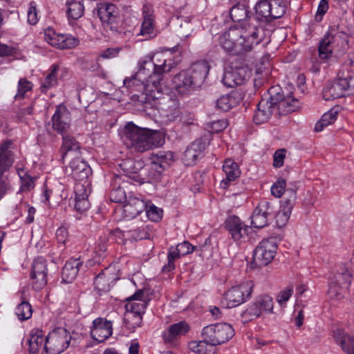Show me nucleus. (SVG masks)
Here are the masks:
<instances>
[{
  "mask_svg": "<svg viewBox=\"0 0 354 354\" xmlns=\"http://www.w3.org/2000/svg\"><path fill=\"white\" fill-rule=\"evenodd\" d=\"M71 337L67 330L57 328L45 338L44 346L41 354H59L69 346Z\"/></svg>",
  "mask_w": 354,
  "mask_h": 354,
  "instance_id": "5",
  "label": "nucleus"
},
{
  "mask_svg": "<svg viewBox=\"0 0 354 354\" xmlns=\"http://www.w3.org/2000/svg\"><path fill=\"white\" fill-rule=\"evenodd\" d=\"M290 214V212H286L285 209L280 208L275 216L277 225L279 227H283L288 221Z\"/></svg>",
  "mask_w": 354,
  "mask_h": 354,
  "instance_id": "57",
  "label": "nucleus"
},
{
  "mask_svg": "<svg viewBox=\"0 0 354 354\" xmlns=\"http://www.w3.org/2000/svg\"><path fill=\"white\" fill-rule=\"evenodd\" d=\"M333 337L335 342L339 345L347 354H354V337L347 334L342 329L333 331Z\"/></svg>",
  "mask_w": 354,
  "mask_h": 354,
  "instance_id": "29",
  "label": "nucleus"
},
{
  "mask_svg": "<svg viewBox=\"0 0 354 354\" xmlns=\"http://www.w3.org/2000/svg\"><path fill=\"white\" fill-rule=\"evenodd\" d=\"M175 161L174 153L172 151H159L153 158V162L165 169Z\"/></svg>",
  "mask_w": 354,
  "mask_h": 354,
  "instance_id": "40",
  "label": "nucleus"
},
{
  "mask_svg": "<svg viewBox=\"0 0 354 354\" xmlns=\"http://www.w3.org/2000/svg\"><path fill=\"white\" fill-rule=\"evenodd\" d=\"M173 82L175 84V88L178 93L181 94H185L191 89L198 86L193 79H192V75L183 71L176 75L173 79Z\"/></svg>",
  "mask_w": 354,
  "mask_h": 354,
  "instance_id": "26",
  "label": "nucleus"
},
{
  "mask_svg": "<svg viewBox=\"0 0 354 354\" xmlns=\"http://www.w3.org/2000/svg\"><path fill=\"white\" fill-rule=\"evenodd\" d=\"M346 84L341 78L334 82L328 83L323 89V98L329 101L347 95L344 87Z\"/></svg>",
  "mask_w": 354,
  "mask_h": 354,
  "instance_id": "24",
  "label": "nucleus"
},
{
  "mask_svg": "<svg viewBox=\"0 0 354 354\" xmlns=\"http://www.w3.org/2000/svg\"><path fill=\"white\" fill-rule=\"evenodd\" d=\"M176 246H171L169 248L168 254H167V259L168 262L166 265L162 267V272H170L175 268L174 261L176 259L180 258L181 255L180 252L177 250Z\"/></svg>",
  "mask_w": 354,
  "mask_h": 354,
  "instance_id": "47",
  "label": "nucleus"
},
{
  "mask_svg": "<svg viewBox=\"0 0 354 354\" xmlns=\"http://www.w3.org/2000/svg\"><path fill=\"white\" fill-rule=\"evenodd\" d=\"M235 100L229 95H223L216 100V107L223 111H228L234 105Z\"/></svg>",
  "mask_w": 354,
  "mask_h": 354,
  "instance_id": "49",
  "label": "nucleus"
},
{
  "mask_svg": "<svg viewBox=\"0 0 354 354\" xmlns=\"http://www.w3.org/2000/svg\"><path fill=\"white\" fill-rule=\"evenodd\" d=\"M161 109L169 120H174L180 116L179 102L176 99L170 97H163V106Z\"/></svg>",
  "mask_w": 354,
  "mask_h": 354,
  "instance_id": "34",
  "label": "nucleus"
},
{
  "mask_svg": "<svg viewBox=\"0 0 354 354\" xmlns=\"http://www.w3.org/2000/svg\"><path fill=\"white\" fill-rule=\"evenodd\" d=\"M44 39L52 46L60 49L74 48L79 44L77 38L68 35L57 34L50 28L44 31Z\"/></svg>",
  "mask_w": 354,
  "mask_h": 354,
  "instance_id": "12",
  "label": "nucleus"
},
{
  "mask_svg": "<svg viewBox=\"0 0 354 354\" xmlns=\"http://www.w3.org/2000/svg\"><path fill=\"white\" fill-rule=\"evenodd\" d=\"M205 149V143L200 140L191 143L184 152L183 161L185 165L191 166L196 163Z\"/></svg>",
  "mask_w": 354,
  "mask_h": 354,
  "instance_id": "25",
  "label": "nucleus"
},
{
  "mask_svg": "<svg viewBox=\"0 0 354 354\" xmlns=\"http://www.w3.org/2000/svg\"><path fill=\"white\" fill-rule=\"evenodd\" d=\"M59 69V66L57 65H53L50 68V73L45 77L43 81L41 86V89L42 92H46L51 87L54 86L57 84V73Z\"/></svg>",
  "mask_w": 354,
  "mask_h": 354,
  "instance_id": "42",
  "label": "nucleus"
},
{
  "mask_svg": "<svg viewBox=\"0 0 354 354\" xmlns=\"http://www.w3.org/2000/svg\"><path fill=\"white\" fill-rule=\"evenodd\" d=\"M277 244L274 238L263 240L256 248L253 259L258 266H265L274 259L277 252Z\"/></svg>",
  "mask_w": 354,
  "mask_h": 354,
  "instance_id": "11",
  "label": "nucleus"
},
{
  "mask_svg": "<svg viewBox=\"0 0 354 354\" xmlns=\"http://www.w3.org/2000/svg\"><path fill=\"white\" fill-rule=\"evenodd\" d=\"M138 35L145 37V39L153 37L155 35L154 23L142 21Z\"/></svg>",
  "mask_w": 354,
  "mask_h": 354,
  "instance_id": "54",
  "label": "nucleus"
},
{
  "mask_svg": "<svg viewBox=\"0 0 354 354\" xmlns=\"http://www.w3.org/2000/svg\"><path fill=\"white\" fill-rule=\"evenodd\" d=\"M122 138L128 147L133 148L138 152L150 150L164 143V139L160 132L140 128L133 122H129L125 125Z\"/></svg>",
  "mask_w": 354,
  "mask_h": 354,
  "instance_id": "3",
  "label": "nucleus"
},
{
  "mask_svg": "<svg viewBox=\"0 0 354 354\" xmlns=\"http://www.w3.org/2000/svg\"><path fill=\"white\" fill-rule=\"evenodd\" d=\"M352 281V274L346 267L342 266L335 275L334 280L329 284L328 291L330 298L339 299L348 290Z\"/></svg>",
  "mask_w": 354,
  "mask_h": 354,
  "instance_id": "9",
  "label": "nucleus"
},
{
  "mask_svg": "<svg viewBox=\"0 0 354 354\" xmlns=\"http://www.w3.org/2000/svg\"><path fill=\"white\" fill-rule=\"evenodd\" d=\"M45 338L43 336L42 330H36L32 332L28 339L29 354H37L40 348L44 344Z\"/></svg>",
  "mask_w": 354,
  "mask_h": 354,
  "instance_id": "39",
  "label": "nucleus"
},
{
  "mask_svg": "<svg viewBox=\"0 0 354 354\" xmlns=\"http://www.w3.org/2000/svg\"><path fill=\"white\" fill-rule=\"evenodd\" d=\"M140 162H136L131 160H127L122 164L123 170L126 172L124 178H129L133 182L142 184L143 179L138 174V169L141 168Z\"/></svg>",
  "mask_w": 354,
  "mask_h": 354,
  "instance_id": "35",
  "label": "nucleus"
},
{
  "mask_svg": "<svg viewBox=\"0 0 354 354\" xmlns=\"http://www.w3.org/2000/svg\"><path fill=\"white\" fill-rule=\"evenodd\" d=\"M275 90H279V88H271L269 95L264 96L259 102L253 116V121L256 124L265 123L271 118L279 102V98H276L274 95Z\"/></svg>",
  "mask_w": 354,
  "mask_h": 354,
  "instance_id": "8",
  "label": "nucleus"
},
{
  "mask_svg": "<svg viewBox=\"0 0 354 354\" xmlns=\"http://www.w3.org/2000/svg\"><path fill=\"white\" fill-rule=\"evenodd\" d=\"M82 265V261L80 259H71L67 261L62 272V281L66 283L73 282L77 277Z\"/></svg>",
  "mask_w": 354,
  "mask_h": 354,
  "instance_id": "28",
  "label": "nucleus"
},
{
  "mask_svg": "<svg viewBox=\"0 0 354 354\" xmlns=\"http://www.w3.org/2000/svg\"><path fill=\"white\" fill-rule=\"evenodd\" d=\"M326 37L330 40V44L334 49L336 56L344 54L348 48V35L338 26L330 27Z\"/></svg>",
  "mask_w": 354,
  "mask_h": 354,
  "instance_id": "13",
  "label": "nucleus"
},
{
  "mask_svg": "<svg viewBox=\"0 0 354 354\" xmlns=\"http://www.w3.org/2000/svg\"><path fill=\"white\" fill-rule=\"evenodd\" d=\"M270 19H278L283 16L286 10V3L284 0H270Z\"/></svg>",
  "mask_w": 354,
  "mask_h": 354,
  "instance_id": "41",
  "label": "nucleus"
},
{
  "mask_svg": "<svg viewBox=\"0 0 354 354\" xmlns=\"http://www.w3.org/2000/svg\"><path fill=\"white\" fill-rule=\"evenodd\" d=\"M176 66V63L170 55L156 54L151 58L142 61L137 73L124 80V85L140 93L133 95L135 100L142 104L150 103L161 99L163 94L169 91L162 75Z\"/></svg>",
  "mask_w": 354,
  "mask_h": 354,
  "instance_id": "1",
  "label": "nucleus"
},
{
  "mask_svg": "<svg viewBox=\"0 0 354 354\" xmlns=\"http://www.w3.org/2000/svg\"><path fill=\"white\" fill-rule=\"evenodd\" d=\"M62 136L63 143L60 149L62 158H71L80 155L79 142L73 137L68 136L66 133Z\"/></svg>",
  "mask_w": 354,
  "mask_h": 354,
  "instance_id": "27",
  "label": "nucleus"
},
{
  "mask_svg": "<svg viewBox=\"0 0 354 354\" xmlns=\"http://www.w3.org/2000/svg\"><path fill=\"white\" fill-rule=\"evenodd\" d=\"M293 294V288L292 287H288L286 289L281 291L277 297V302L282 306L283 304H286L287 301L290 299V297Z\"/></svg>",
  "mask_w": 354,
  "mask_h": 354,
  "instance_id": "60",
  "label": "nucleus"
},
{
  "mask_svg": "<svg viewBox=\"0 0 354 354\" xmlns=\"http://www.w3.org/2000/svg\"><path fill=\"white\" fill-rule=\"evenodd\" d=\"M177 250L181 256L187 255L194 250V247L187 241H184L176 245Z\"/></svg>",
  "mask_w": 354,
  "mask_h": 354,
  "instance_id": "63",
  "label": "nucleus"
},
{
  "mask_svg": "<svg viewBox=\"0 0 354 354\" xmlns=\"http://www.w3.org/2000/svg\"><path fill=\"white\" fill-rule=\"evenodd\" d=\"M248 77L249 71L247 68H231L225 71L222 82L226 86L233 88L243 84Z\"/></svg>",
  "mask_w": 354,
  "mask_h": 354,
  "instance_id": "17",
  "label": "nucleus"
},
{
  "mask_svg": "<svg viewBox=\"0 0 354 354\" xmlns=\"http://www.w3.org/2000/svg\"><path fill=\"white\" fill-rule=\"evenodd\" d=\"M32 86V83L26 79H20L18 82V92L15 97L16 99L24 97L25 93L31 90Z\"/></svg>",
  "mask_w": 354,
  "mask_h": 354,
  "instance_id": "55",
  "label": "nucleus"
},
{
  "mask_svg": "<svg viewBox=\"0 0 354 354\" xmlns=\"http://www.w3.org/2000/svg\"><path fill=\"white\" fill-rule=\"evenodd\" d=\"M201 335L203 338L211 342L216 348V346L229 341L234 335V330L228 324L218 323L204 327Z\"/></svg>",
  "mask_w": 354,
  "mask_h": 354,
  "instance_id": "6",
  "label": "nucleus"
},
{
  "mask_svg": "<svg viewBox=\"0 0 354 354\" xmlns=\"http://www.w3.org/2000/svg\"><path fill=\"white\" fill-rule=\"evenodd\" d=\"M256 13L261 19L271 21L270 0H261L255 6Z\"/></svg>",
  "mask_w": 354,
  "mask_h": 354,
  "instance_id": "43",
  "label": "nucleus"
},
{
  "mask_svg": "<svg viewBox=\"0 0 354 354\" xmlns=\"http://www.w3.org/2000/svg\"><path fill=\"white\" fill-rule=\"evenodd\" d=\"M112 334V323L110 321L97 318L93 322L91 335L93 339L103 342Z\"/></svg>",
  "mask_w": 354,
  "mask_h": 354,
  "instance_id": "21",
  "label": "nucleus"
},
{
  "mask_svg": "<svg viewBox=\"0 0 354 354\" xmlns=\"http://www.w3.org/2000/svg\"><path fill=\"white\" fill-rule=\"evenodd\" d=\"M88 185L89 182L87 180H84V183L77 182L74 187L75 198H88L90 194V190L88 189Z\"/></svg>",
  "mask_w": 354,
  "mask_h": 354,
  "instance_id": "52",
  "label": "nucleus"
},
{
  "mask_svg": "<svg viewBox=\"0 0 354 354\" xmlns=\"http://www.w3.org/2000/svg\"><path fill=\"white\" fill-rule=\"evenodd\" d=\"M11 145L10 140L5 141L0 145V200L11 188L9 180L3 176L14 162L12 153L10 150Z\"/></svg>",
  "mask_w": 354,
  "mask_h": 354,
  "instance_id": "7",
  "label": "nucleus"
},
{
  "mask_svg": "<svg viewBox=\"0 0 354 354\" xmlns=\"http://www.w3.org/2000/svg\"><path fill=\"white\" fill-rule=\"evenodd\" d=\"M272 309L273 301L272 297L265 295L257 298L255 301L247 308L244 314L252 320L260 317L265 313H271Z\"/></svg>",
  "mask_w": 354,
  "mask_h": 354,
  "instance_id": "15",
  "label": "nucleus"
},
{
  "mask_svg": "<svg viewBox=\"0 0 354 354\" xmlns=\"http://www.w3.org/2000/svg\"><path fill=\"white\" fill-rule=\"evenodd\" d=\"M124 321L126 326L129 330H133L136 328L140 326L142 321V315L126 310Z\"/></svg>",
  "mask_w": 354,
  "mask_h": 354,
  "instance_id": "45",
  "label": "nucleus"
},
{
  "mask_svg": "<svg viewBox=\"0 0 354 354\" xmlns=\"http://www.w3.org/2000/svg\"><path fill=\"white\" fill-rule=\"evenodd\" d=\"M90 203L88 198H75V209L76 211L83 213L88 209Z\"/></svg>",
  "mask_w": 354,
  "mask_h": 354,
  "instance_id": "59",
  "label": "nucleus"
},
{
  "mask_svg": "<svg viewBox=\"0 0 354 354\" xmlns=\"http://www.w3.org/2000/svg\"><path fill=\"white\" fill-rule=\"evenodd\" d=\"M319 57L322 59H327L334 53V49L330 44V40L328 39L326 35L321 39L319 44Z\"/></svg>",
  "mask_w": 354,
  "mask_h": 354,
  "instance_id": "46",
  "label": "nucleus"
},
{
  "mask_svg": "<svg viewBox=\"0 0 354 354\" xmlns=\"http://www.w3.org/2000/svg\"><path fill=\"white\" fill-rule=\"evenodd\" d=\"M147 303V297L142 290H140L127 299L125 308L127 311L142 315L145 313Z\"/></svg>",
  "mask_w": 354,
  "mask_h": 354,
  "instance_id": "23",
  "label": "nucleus"
},
{
  "mask_svg": "<svg viewBox=\"0 0 354 354\" xmlns=\"http://www.w3.org/2000/svg\"><path fill=\"white\" fill-rule=\"evenodd\" d=\"M28 21L31 25H35L38 21L37 5L35 1H31L29 3L28 11Z\"/></svg>",
  "mask_w": 354,
  "mask_h": 354,
  "instance_id": "58",
  "label": "nucleus"
},
{
  "mask_svg": "<svg viewBox=\"0 0 354 354\" xmlns=\"http://www.w3.org/2000/svg\"><path fill=\"white\" fill-rule=\"evenodd\" d=\"M114 183L118 184L117 188H113L110 192V200L115 203H122L127 201L128 196L124 188L127 187L128 180L122 179L120 176H116L114 178Z\"/></svg>",
  "mask_w": 354,
  "mask_h": 354,
  "instance_id": "33",
  "label": "nucleus"
},
{
  "mask_svg": "<svg viewBox=\"0 0 354 354\" xmlns=\"http://www.w3.org/2000/svg\"><path fill=\"white\" fill-rule=\"evenodd\" d=\"M272 213L270 203L266 201L259 203L252 216V225L256 228H263L268 224V216Z\"/></svg>",
  "mask_w": 354,
  "mask_h": 354,
  "instance_id": "19",
  "label": "nucleus"
},
{
  "mask_svg": "<svg viewBox=\"0 0 354 354\" xmlns=\"http://www.w3.org/2000/svg\"><path fill=\"white\" fill-rule=\"evenodd\" d=\"M337 116V111L331 109L327 113H324L321 120L317 122L315 127V130L316 131H321L324 129V127L328 126L330 124H332L334 121L336 120Z\"/></svg>",
  "mask_w": 354,
  "mask_h": 354,
  "instance_id": "44",
  "label": "nucleus"
},
{
  "mask_svg": "<svg viewBox=\"0 0 354 354\" xmlns=\"http://www.w3.org/2000/svg\"><path fill=\"white\" fill-rule=\"evenodd\" d=\"M189 330V326L184 321L171 324L164 333V340L165 342H172L178 337L185 335Z\"/></svg>",
  "mask_w": 354,
  "mask_h": 354,
  "instance_id": "31",
  "label": "nucleus"
},
{
  "mask_svg": "<svg viewBox=\"0 0 354 354\" xmlns=\"http://www.w3.org/2000/svg\"><path fill=\"white\" fill-rule=\"evenodd\" d=\"M278 91L275 90L274 93V97L279 98L277 106L283 112L290 113L294 111L297 107V100L291 97L283 98Z\"/></svg>",
  "mask_w": 354,
  "mask_h": 354,
  "instance_id": "37",
  "label": "nucleus"
},
{
  "mask_svg": "<svg viewBox=\"0 0 354 354\" xmlns=\"http://www.w3.org/2000/svg\"><path fill=\"white\" fill-rule=\"evenodd\" d=\"M109 281L110 278H107L102 271L95 277V287L100 292H106L109 290Z\"/></svg>",
  "mask_w": 354,
  "mask_h": 354,
  "instance_id": "51",
  "label": "nucleus"
},
{
  "mask_svg": "<svg viewBox=\"0 0 354 354\" xmlns=\"http://www.w3.org/2000/svg\"><path fill=\"white\" fill-rule=\"evenodd\" d=\"M147 207L146 203L140 196L129 194L128 199L123 206L124 217L131 219L136 217Z\"/></svg>",
  "mask_w": 354,
  "mask_h": 354,
  "instance_id": "18",
  "label": "nucleus"
},
{
  "mask_svg": "<svg viewBox=\"0 0 354 354\" xmlns=\"http://www.w3.org/2000/svg\"><path fill=\"white\" fill-rule=\"evenodd\" d=\"M286 192L288 197L281 201L280 208L285 209L286 212H292L296 199V192L292 189H287Z\"/></svg>",
  "mask_w": 354,
  "mask_h": 354,
  "instance_id": "50",
  "label": "nucleus"
},
{
  "mask_svg": "<svg viewBox=\"0 0 354 354\" xmlns=\"http://www.w3.org/2000/svg\"><path fill=\"white\" fill-rule=\"evenodd\" d=\"M328 9V0H321L318 6L317 14L315 15L316 20L320 21L322 19L323 15L327 12Z\"/></svg>",
  "mask_w": 354,
  "mask_h": 354,
  "instance_id": "62",
  "label": "nucleus"
},
{
  "mask_svg": "<svg viewBox=\"0 0 354 354\" xmlns=\"http://www.w3.org/2000/svg\"><path fill=\"white\" fill-rule=\"evenodd\" d=\"M223 169L225 174V178L221 181L223 187L226 188L231 181H234L241 174L238 164L231 159L225 160Z\"/></svg>",
  "mask_w": 354,
  "mask_h": 354,
  "instance_id": "32",
  "label": "nucleus"
},
{
  "mask_svg": "<svg viewBox=\"0 0 354 354\" xmlns=\"http://www.w3.org/2000/svg\"><path fill=\"white\" fill-rule=\"evenodd\" d=\"M209 70V66L206 62H198L194 63L191 68L186 71L192 75V79H193L194 82L199 86L207 77Z\"/></svg>",
  "mask_w": 354,
  "mask_h": 354,
  "instance_id": "30",
  "label": "nucleus"
},
{
  "mask_svg": "<svg viewBox=\"0 0 354 354\" xmlns=\"http://www.w3.org/2000/svg\"><path fill=\"white\" fill-rule=\"evenodd\" d=\"M189 348L193 352L198 354H214L216 348L211 342L206 341L205 338L200 341H192L189 343Z\"/></svg>",
  "mask_w": 354,
  "mask_h": 354,
  "instance_id": "36",
  "label": "nucleus"
},
{
  "mask_svg": "<svg viewBox=\"0 0 354 354\" xmlns=\"http://www.w3.org/2000/svg\"><path fill=\"white\" fill-rule=\"evenodd\" d=\"M226 227L235 241H241L248 235V227L236 216L226 220Z\"/></svg>",
  "mask_w": 354,
  "mask_h": 354,
  "instance_id": "22",
  "label": "nucleus"
},
{
  "mask_svg": "<svg viewBox=\"0 0 354 354\" xmlns=\"http://www.w3.org/2000/svg\"><path fill=\"white\" fill-rule=\"evenodd\" d=\"M97 14L104 28L110 30L113 33L124 40L129 39L133 34L122 26L120 12L115 4L102 3L97 8Z\"/></svg>",
  "mask_w": 354,
  "mask_h": 354,
  "instance_id": "4",
  "label": "nucleus"
},
{
  "mask_svg": "<svg viewBox=\"0 0 354 354\" xmlns=\"http://www.w3.org/2000/svg\"><path fill=\"white\" fill-rule=\"evenodd\" d=\"M68 18L78 19L83 16L84 6L83 0H68L66 3Z\"/></svg>",
  "mask_w": 354,
  "mask_h": 354,
  "instance_id": "38",
  "label": "nucleus"
},
{
  "mask_svg": "<svg viewBox=\"0 0 354 354\" xmlns=\"http://www.w3.org/2000/svg\"><path fill=\"white\" fill-rule=\"evenodd\" d=\"M47 263L43 257H38L32 263L30 279L34 289H42L47 283Z\"/></svg>",
  "mask_w": 354,
  "mask_h": 354,
  "instance_id": "14",
  "label": "nucleus"
},
{
  "mask_svg": "<svg viewBox=\"0 0 354 354\" xmlns=\"http://www.w3.org/2000/svg\"><path fill=\"white\" fill-rule=\"evenodd\" d=\"M227 126V122L225 120L213 121L209 124V129L212 133H218L224 130Z\"/></svg>",
  "mask_w": 354,
  "mask_h": 354,
  "instance_id": "61",
  "label": "nucleus"
},
{
  "mask_svg": "<svg viewBox=\"0 0 354 354\" xmlns=\"http://www.w3.org/2000/svg\"><path fill=\"white\" fill-rule=\"evenodd\" d=\"M147 217L153 221H158L162 218V211L153 204H148L145 209Z\"/></svg>",
  "mask_w": 354,
  "mask_h": 354,
  "instance_id": "53",
  "label": "nucleus"
},
{
  "mask_svg": "<svg viewBox=\"0 0 354 354\" xmlns=\"http://www.w3.org/2000/svg\"><path fill=\"white\" fill-rule=\"evenodd\" d=\"M32 307L30 304L25 301H21L16 308L15 314L19 320L28 319L32 316Z\"/></svg>",
  "mask_w": 354,
  "mask_h": 354,
  "instance_id": "48",
  "label": "nucleus"
},
{
  "mask_svg": "<svg viewBox=\"0 0 354 354\" xmlns=\"http://www.w3.org/2000/svg\"><path fill=\"white\" fill-rule=\"evenodd\" d=\"M286 183L282 178L278 179L271 187V193L276 198H280L285 192Z\"/></svg>",
  "mask_w": 354,
  "mask_h": 354,
  "instance_id": "56",
  "label": "nucleus"
},
{
  "mask_svg": "<svg viewBox=\"0 0 354 354\" xmlns=\"http://www.w3.org/2000/svg\"><path fill=\"white\" fill-rule=\"evenodd\" d=\"M230 17L239 24L220 37L221 47L227 53L239 55L251 51L266 37L265 30L255 17L249 16L248 7L236 4L230 10Z\"/></svg>",
  "mask_w": 354,
  "mask_h": 354,
  "instance_id": "2",
  "label": "nucleus"
},
{
  "mask_svg": "<svg viewBox=\"0 0 354 354\" xmlns=\"http://www.w3.org/2000/svg\"><path fill=\"white\" fill-rule=\"evenodd\" d=\"M342 81H344L346 84L344 86L347 95L354 94V76L341 78Z\"/></svg>",
  "mask_w": 354,
  "mask_h": 354,
  "instance_id": "64",
  "label": "nucleus"
},
{
  "mask_svg": "<svg viewBox=\"0 0 354 354\" xmlns=\"http://www.w3.org/2000/svg\"><path fill=\"white\" fill-rule=\"evenodd\" d=\"M253 288L254 283L251 281H246L239 286L232 287L225 294L227 308L236 307L245 302L251 297Z\"/></svg>",
  "mask_w": 354,
  "mask_h": 354,
  "instance_id": "10",
  "label": "nucleus"
},
{
  "mask_svg": "<svg viewBox=\"0 0 354 354\" xmlns=\"http://www.w3.org/2000/svg\"><path fill=\"white\" fill-rule=\"evenodd\" d=\"M53 129L62 135L68 133L71 127V116L68 109L64 105L57 106L52 119Z\"/></svg>",
  "mask_w": 354,
  "mask_h": 354,
  "instance_id": "16",
  "label": "nucleus"
},
{
  "mask_svg": "<svg viewBox=\"0 0 354 354\" xmlns=\"http://www.w3.org/2000/svg\"><path fill=\"white\" fill-rule=\"evenodd\" d=\"M69 167L71 169L72 176L77 181L87 180L92 174L90 166L84 161L80 155L71 158Z\"/></svg>",
  "mask_w": 354,
  "mask_h": 354,
  "instance_id": "20",
  "label": "nucleus"
}]
</instances>
